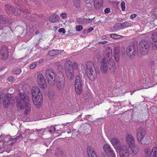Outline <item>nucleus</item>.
<instances>
[{
  "label": "nucleus",
  "instance_id": "obj_19",
  "mask_svg": "<svg viewBox=\"0 0 157 157\" xmlns=\"http://www.w3.org/2000/svg\"><path fill=\"white\" fill-rule=\"evenodd\" d=\"M111 143L116 149L119 148L120 146L119 140L117 138H113L111 140Z\"/></svg>",
  "mask_w": 157,
  "mask_h": 157
},
{
  "label": "nucleus",
  "instance_id": "obj_32",
  "mask_svg": "<svg viewBox=\"0 0 157 157\" xmlns=\"http://www.w3.org/2000/svg\"><path fill=\"white\" fill-rule=\"evenodd\" d=\"M56 128L54 126H51L50 127V133H52L53 134V136H57L56 135H55L56 134V132H56Z\"/></svg>",
  "mask_w": 157,
  "mask_h": 157
},
{
  "label": "nucleus",
  "instance_id": "obj_9",
  "mask_svg": "<svg viewBox=\"0 0 157 157\" xmlns=\"http://www.w3.org/2000/svg\"><path fill=\"white\" fill-rule=\"evenodd\" d=\"M10 94L6 95L3 101V105L4 107H7L10 104H13L15 100L10 97Z\"/></svg>",
  "mask_w": 157,
  "mask_h": 157
},
{
  "label": "nucleus",
  "instance_id": "obj_57",
  "mask_svg": "<svg viewBox=\"0 0 157 157\" xmlns=\"http://www.w3.org/2000/svg\"><path fill=\"white\" fill-rule=\"evenodd\" d=\"M91 117V116L90 115H86L84 117V119L85 120H88Z\"/></svg>",
  "mask_w": 157,
  "mask_h": 157
},
{
  "label": "nucleus",
  "instance_id": "obj_46",
  "mask_svg": "<svg viewBox=\"0 0 157 157\" xmlns=\"http://www.w3.org/2000/svg\"><path fill=\"white\" fill-rule=\"evenodd\" d=\"M82 26L81 25H78L76 26V30L78 31H80L82 29Z\"/></svg>",
  "mask_w": 157,
  "mask_h": 157
},
{
  "label": "nucleus",
  "instance_id": "obj_38",
  "mask_svg": "<svg viewBox=\"0 0 157 157\" xmlns=\"http://www.w3.org/2000/svg\"><path fill=\"white\" fill-rule=\"evenodd\" d=\"M110 146L108 144H106L103 146V149L105 152H107L108 150L110 149Z\"/></svg>",
  "mask_w": 157,
  "mask_h": 157
},
{
  "label": "nucleus",
  "instance_id": "obj_30",
  "mask_svg": "<svg viewBox=\"0 0 157 157\" xmlns=\"http://www.w3.org/2000/svg\"><path fill=\"white\" fill-rule=\"evenodd\" d=\"M120 48L118 46H115L114 47L113 50V54H120Z\"/></svg>",
  "mask_w": 157,
  "mask_h": 157
},
{
  "label": "nucleus",
  "instance_id": "obj_47",
  "mask_svg": "<svg viewBox=\"0 0 157 157\" xmlns=\"http://www.w3.org/2000/svg\"><path fill=\"white\" fill-rule=\"evenodd\" d=\"M60 16L63 19H65L67 17V15L66 13H61L60 15Z\"/></svg>",
  "mask_w": 157,
  "mask_h": 157
},
{
  "label": "nucleus",
  "instance_id": "obj_55",
  "mask_svg": "<svg viewBox=\"0 0 157 157\" xmlns=\"http://www.w3.org/2000/svg\"><path fill=\"white\" fill-rule=\"evenodd\" d=\"M84 2L86 4L91 3L93 2V0H84Z\"/></svg>",
  "mask_w": 157,
  "mask_h": 157
},
{
  "label": "nucleus",
  "instance_id": "obj_62",
  "mask_svg": "<svg viewBox=\"0 0 157 157\" xmlns=\"http://www.w3.org/2000/svg\"><path fill=\"white\" fill-rule=\"evenodd\" d=\"M93 29H94L92 27L88 29L87 30V31L88 32H91L93 30Z\"/></svg>",
  "mask_w": 157,
  "mask_h": 157
},
{
  "label": "nucleus",
  "instance_id": "obj_58",
  "mask_svg": "<svg viewBox=\"0 0 157 157\" xmlns=\"http://www.w3.org/2000/svg\"><path fill=\"white\" fill-rule=\"evenodd\" d=\"M108 42L107 41H99L98 44H104L107 43Z\"/></svg>",
  "mask_w": 157,
  "mask_h": 157
},
{
  "label": "nucleus",
  "instance_id": "obj_33",
  "mask_svg": "<svg viewBox=\"0 0 157 157\" xmlns=\"http://www.w3.org/2000/svg\"><path fill=\"white\" fill-rule=\"evenodd\" d=\"M58 52L57 50H52L50 51V56H53L56 55L58 53Z\"/></svg>",
  "mask_w": 157,
  "mask_h": 157
},
{
  "label": "nucleus",
  "instance_id": "obj_39",
  "mask_svg": "<svg viewBox=\"0 0 157 157\" xmlns=\"http://www.w3.org/2000/svg\"><path fill=\"white\" fill-rule=\"evenodd\" d=\"M114 27L115 29H122V25L121 23H118L115 24L114 26Z\"/></svg>",
  "mask_w": 157,
  "mask_h": 157
},
{
  "label": "nucleus",
  "instance_id": "obj_56",
  "mask_svg": "<svg viewBox=\"0 0 157 157\" xmlns=\"http://www.w3.org/2000/svg\"><path fill=\"white\" fill-rule=\"evenodd\" d=\"M14 80V78L12 76L9 77L8 78V80L10 82H12Z\"/></svg>",
  "mask_w": 157,
  "mask_h": 157
},
{
  "label": "nucleus",
  "instance_id": "obj_12",
  "mask_svg": "<svg viewBox=\"0 0 157 157\" xmlns=\"http://www.w3.org/2000/svg\"><path fill=\"white\" fill-rule=\"evenodd\" d=\"M8 57V51L7 47L4 46L0 50V59H6Z\"/></svg>",
  "mask_w": 157,
  "mask_h": 157
},
{
  "label": "nucleus",
  "instance_id": "obj_5",
  "mask_svg": "<svg viewBox=\"0 0 157 157\" xmlns=\"http://www.w3.org/2000/svg\"><path fill=\"white\" fill-rule=\"evenodd\" d=\"M82 75H77L75 77V89L76 93L78 94H81L82 91Z\"/></svg>",
  "mask_w": 157,
  "mask_h": 157
},
{
  "label": "nucleus",
  "instance_id": "obj_18",
  "mask_svg": "<svg viewBox=\"0 0 157 157\" xmlns=\"http://www.w3.org/2000/svg\"><path fill=\"white\" fill-rule=\"evenodd\" d=\"M126 140L127 143L129 146L134 144L135 143V139L131 134H128L126 136Z\"/></svg>",
  "mask_w": 157,
  "mask_h": 157
},
{
  "label": "nucleus",
  "instance_id": "obj_37",
  "mask_svg": "<svg viewBox=\"0 0 157 157\" xmlns=\"http://www.w3.org/2000/svg\"><path fill=\"white\" fill-rule=\"evenodd\" d=\"M110 36L113 39H117L119 38H120V37L121 36L117 35L115 34H111L110 35Z\"/></svg>",
  "mask_w": 157,
  "mask_h": 157
},
{
  "label": "nucleus",
  "instance_id": "obj_15",
  "mask_svg": "<svg viewBox=\"0 0 157 157\" xmlns=\"http://www.w3.org/2000/svg\"><path fill=\"white\" fill-rule=\"evenodd\" d=\"M120 155L121 157H128V153L125 145H123L120 148Z\"/></svg>",
  "mask_w": 157,
  "mask_h": 157
},
{
  "label": "nucleus",
  "instance_id": "obj_25",
  "mask_svg": "<svg viewBox=\"0 0 157 157\" xmlns=\"http://www.w3.org/2000/svg\"><path fill=\"white\" fill-rule=\"evenodd\" d=\"M149 157H157V148L154 147L151 150Z\"/></svg>",
  "mask_w": 157,
  "mask_h": 157
},
{
  "label": "nucleus",
  "instance_id": "obj_64",
  "mask_svg": "<svg viewBox=\"0 0 157 157\" xmlns=\"http://www.w3.org/2000/svg\"><path fill=\"white\" fill-rule=\"evenodd\" d=\"M29 131H30V130L29 129H27L25 130V133L26 134H30V133L29 132Z\"/></svg>",
  "mask_w": 157,
  "mask_h": 157
},
{
  "label": "nucleus",
  "instance_id": "obj_54",
  "mask_svg": "<svg viewBox=\"0 0 157 157\" xmlns=\"http://www.w3.org/2000/svg\"><path fill=\"white\" fill-rule=\"evenodd\" d=\"M110 12V9L109 8H106L104 10V12L105 13H108Z\"/></svg>",
  "mask_w": 157,
  "mask_h": 157
},
{
  "label": "nucleus",
  "instance_id": "obj_20",
  "mask_svg": "<svg viewBox=\"0 0 157 157\" xmlns=\"http://www.w3.org/2000/svg\"><path fill=\"white\" fill-rule=\"evenodd\" d=\"M129 148L131 150L130 152L132 155H136L139 151V149L138 147L135 145L134 144L129 146Z\"/></svg>",
  "mask_w": 157,
  "mask_h": 157
},
{
  "label": "nucleus",
  "instance_id": "obj_45",
  "mask_svg": "<svg viewBox=\"0 0 157 157\" xmlns=\"http://www.w3.org/2000/svg\"><path fill=\"white\" fill-rule=\"evenodd\" d=\"M152 44L153 48L155 50H157V42H154Z\"/></svg>",
  "mask_w": 157,
  "mask_h": 157
},
{
  "label": "nucleus",
  "instance_id": "obj_35",
  "mask_svg": "<svg viewBox=\"0 0 157 157\" xmlns=\"http://www.w3.org/2000/svg\"><path fill=\"white\" fill-rule=\"evenodd\" d=\"M13 74L18 75L21 73V71L20 68H15L13 70Z\"/></svg>",
  "mask_w": 157,
  "mask_h": 157
},
{
  "label": "nucleus",
  "instance_id": "obj_7",
  "mask_svg": "<svg viewBox=\"0 0 157 157\" xmlns=\"http://www.w3.org/2000/svg\"><path fill=\"white\" fill-rule=\"evenodd\" d=\"M5 9L6 13L9 15H11L14 13L16 15H19L21 13V11L19 9H17V11L14 12V8L8 4L6 5Z\"/></svg>",
  "mask_w": 157,
  "mask_h": 157
},
{
  "label": "nucleus",
  "instance_id": "obj_50",
  "mask_svg": "<svg viewBox=\"0 0 157 157\" xmlns=\"http://www.w3.org/2000/svg\"><path fill=\"white\" fill-rule=\"evenodd\" d=\"M58 31L59 33H64L66 32L65 29L63 28H61L59 29Z\"/></svg>",
  "mask_w": 157,
  "mask_h": 157
},
{
  "label": "nucleus",
  "instance_id": "obj_40",
  "mask_svg": "<svg viewBox=\"0 0 157 157\" xmlns=\"http://www.w3.org/2000/svg\"><path fill=\"white\" fill-rule=\"evenodd\" d=\"M4 141L5 142H7L9 140H11V138L10 135H7L6 136L4 139Z\"/></svg>",
  "mask_w": 157,
  "mask_h": 157
},
{
  "label": "nucleus",
  "instance_id": "obj_1",
  "mask_svg": "<svg viewBox=\"0 0 157 157\" xmlns=\"http://www.w3.org/2000/svg\"><path fill=\"white\" fill-rule=\"evenodd\" d=\"M19 96L20 99L17 105V108L21 110L25 109V114L29 113L30 111L31 106L28 96L25 92H22L19 93Z\"/></svg>",
  "mask_w": 157,
  "mask_h": 157
},
{
  "label": "nucleus",
  "instance_id": "obj_41",
  "mask_svg": "<svg viewBox=\"0 0 157 157\" xmlns=\"http://www.w3.org/2000/svg\"><path fill=\"white\" fill-rule=\"evenodd\" d=\"M114 57L116 62H118L120 59V54H113Z\"/></svg>",
  "mask_w": 157,
  "mask_h": 157
},
{
  "label": "nucleus",
  "instance_id": "obj_63",
  "mask_svg": "<svg viewBox=\"0 0 157 157\" xmlns=\"http://www.w3.org/2000/svg\"><path fill=\"white\" fill-rule=\"evenodd\" d=\"M45 130V129L44 128H41L40 129H36V131L37 132H40L41 131L44 132Z\"/></svg>",
  "mask_w": 157,
  "mask_h": 157
},
{
  "label": "nucleus",
  "instance_id": "obj_2",
  "mask_svg": "<svg viewBox=\"0 0 157 157\" xmlns=\"http://www.w3.org/2000/svg\"><path fill=\"white\" fill-rule=\"evenodd\" d=\"M82 70L83 73H87L89 78L92 81L97 78V74L99 73L98 68L95 67L93 63L91 62L86 63V69L84 66H82Z\"/></svg>",
  "mask_w": 157,
  "mask_h": 157
},
{
  "label": "nucleus",
  "instance_id": "obj_28",
  "mask_svg": "<svg viewBox=\"0 0 157 157\" xmlns=\"http://www.w3.org/2000/svg\"><path fill=\"white\" fill-rule=\"evenodd\" d=\"M131 21H127L122 23H121L122 28L124 29L130 26L131 25Z\"/></svg>",
  "mask_w": 157,
  "mask_h": 157
},
{
  "label": "nucleus",
  "instance_id": "obj_43",
  "mask_svg": "<svg viewBox=\"0 0 157 157\" xmlns=\"http://www.w3.org/2000/svg\"><path fill=\"white\" fill-rule=\"evenodd\" d=\"M121 8L122 11H124L125 9V3L124 2H122L121 3Z\"/></svg>",
  "mask_w": 157,
  "mask_h": 157
},
{
  "label": "nucleus",
  "instance_id": "obj_29",
  "mask_svg": "<svg viewBox=\"0 0 157 157\" xmlns=\"http://www.w3.org/2000/svg\"><path fill=\"white\" fill-rule=\"evenodd\" d=\"M113 106L115 109L114 111L117 110L121 106L120 102L119 101L114 102Z\"/></svg>",
  "mask_w": 157,
  "mask_h": 157
},
{
  "label": "nucleus",
  "instance_id": "obj_27",
  "mask_svg": "<svg viewBox=\"0 0 157 157\" xmlns=\"http://www.w3.org/2000/svg\"><path fill=\"white\" fill-rule=\"evenodd\" d=\"M94 18L95 17H94V18L91 19H90V18H89L88 19L86 18L82 19L81 20L82 21L80 23L83 24H85L90 23L91 22V20L94 19Z\"/></svg>",
  "mask_w": 157,
  "mask_h": 157
},
{
  "label": "nucleus",
  "instance_id": "obj_34",
  "mask_svg": "<svg viewBox=\"0 0 157 157\" xmlns=\"http://www.w3.org/2000/svg\"><path fill=\"white\" fill-rule=\"evenodd\" d=\"M151 38L154 42H157V33L155 32L152 33Z\"/></svg>",
  "mask_w": 157,
  "mask_h": 157
},
{
  "label": "nucleus",
  "instance_id": "obj_10",
  "mask_svg": "<svg viewBox=\"0 0 157 157\" xmlns=\"http://www.w3.org/2000/svg\"><path fill=\"white\" fill-rule=\"evenodd\" d=\"M107 55L101 60L100 70L102 73H105L107 72L108 65L107 62Z\"/></svg>",
  "mask_w": 157,
  "mask_h": 157
},
{
  "label": "nucleus",
  "instance_id": "obj_16",
  "mask_svg": "<svg viewBox=\"0 0 157 157\" xmlns=\"http://www.w3.org/2000/svg\"><path fill=\"white\" fill-rule=\"evenodd\" d=\"M11 20L7 16L0 15V22L1 24L10 25L12 22Z\"/></svg>",
  "mask_w": 157,
  "mask_h": 157
},
{
  "label": "nucleus",
  "instance_id": "obj_14",
  "mask_svg": "<svg viewBox=\"0 0 157 157\" xmlns=\"http://www.w3.org/2000/svg\"><path fill=\"white\" fill-rule=\"evenodd\" d=\"M136 136L138 141L141 142L145 134V131L142 128H138L136 130Z\"/></svg>",
  "mask_w": 157,
  "mask_h": 157
},
{
  "label": "nucleus",
  "instance_id": "obj_23",
  "mask_svg": "<svg viewBox=\"0 0 157 157\" xmlns=\"http://www.w3.org/2000/svg\"><path fill=\"white\" fill-rule=\"evenodd\" d=\"M65 81L64 78L61 81H59L56 83L57 88L59 90H62L64 87Z\"/></svg>",
  "mask_w": 157,
  "mask_h": 157
},
{
  "label": "nucleus",
  "instance_id": "obj_51",
  "mask_svg": "<svg viewBox=\"0 0 157 157\" xmlns=\"http://www.w3.org/2000/svg\"><path fill=\"white\" fill-rule=\"evenodd\" d=\"M23 13L24 14H26L27 16H25V17H30V16H31V14H30V13L28 12V11H25L24 12H23Z\"/></svg>",
  "mask_w": 157,
  "mask_h": 157
},
{
  "label": "nucleus",
  "instance_id": "obj_59",
  "mask_svg": "<svg viewBox=\"0 0 157 157\" xmlns=\"http://www.w3.org/2000/svg\"><path fill=\"white\" fill-rule=\"evenodd\" d=\"M144 151L146 154H148L150 151V150L149 149H146L144 150Z\"/></svg>",
  "mask_w": 157,
  "mask_h": 157
},
{
  "label": "nucleus",
  "instance_id": "obj_31",
  "mask_svg": "<svg viewBox=\"0 0 157 157\" xmlns=\"http://www.w3.org/2000/svg\"><path fill=\"white\" fill-rule=\"evenodd\" d=\"M151 68L152 69L151 70L153 74L157 75V65H153L151 66Z\"/></svg>",
  "mask_w": 157,
  "mask_h": 157
},
{
  "label": "nucleus",
  "instance_id": "obj_6",
  "mask_svg": "<svg viewBox=\"0 0 157 157\" xmlns=\"http://www.w3.org/2000/svg\"><path fill=\"white\" fill-rule=\"evenodd\" d=\"M139 45L140 46L141 55H147L149 49V45L147 40H141L139 43Z\"/></svg>",
  "mask_w": 157,
  "mask_h": 157
},
{
  "label": "nucleus",
  "instance_id": "obj_24",
  "mask_svg": "<svg viewBox=\"0 0 157 157\" xmlns=\"http://www.w3.org/2000/svg\"><path fill=\"white\" fill-rule=\"evenodd\" d=\"M94 8L96 9L99 8L102 3V0H93Z\"/></svg>",
  "mask_w": 157,
  "mask_h": 157
},
{
  "label": "nucleus",
  "instance_id": "obj_60",
  "mask_svg": "<svg viewBox=\"0 0 157 157\" xmlns=\"http://www.w3.org/2000/svg\"><path fill=\"white\" fill-rule=\"evenodd\" d=\"M136 15L135 14H132L131 15L130 17L132 19H133L136 17Z\"/></svg>",
  "mask_w": 157,
  "mask_h": 157
},
{
  "label": "nucleus",
  "instance_id": "obj_48",
  "mask_svg": "<svg viewBox=\"0 0 157 157\" xmlns=\"http://www.w3.org/2000/svg\"><path fill=\"white\" fill-rule=\"evenodd\" d=\"M5 94L2 92H0V103H1L3 97L5 96Z\"/></svg>",
  "mask_w": 157,
  "mask_h": 157
},
{
  "label": "nucleus",
  "instance_id": "obj_11",
  "mask_svg": "<svg viewBox=\"0 0 157 157\" xmlns=\"http://www.w3.org/2000/svg\"><path fill=\"white\" fill-rule=\"evenodd\" d=\"M37 81L39 85L41 88L44 89L47 87V83L45 80L42 74H40L38 75Z\"/></svg>",
  "mask_w": 157,
  "mask_h": 157
},
{
  "label": "nucleus",
  "instance_id": "obj_17",
  "mask_svg": "<svg viewBox=\"0 0 157 157\" xmlns=\"http://www.w3.org/2000/svg\"><path fill=\"white\" fill-rule=\"evenodd\" d=\"M33 97L35 96H39V95H42L39 87L34 86L33 87L32 90Z\"/></svg>",
  "mask_w": 157,
  "mask_h": 157
},
{
  "label": "nucleus",
  "instance_id": "obj_53",
  "mask_svg": "<svg viewBox=\"0 0 157 157\" xmlns=\"http://www.w3.org/2000/svg\"><path fill=\"white\" fill-rule=\"evenodd\" d=\"M73 66L74 68L77 69L78 67V64L77 63L75 62H74L73 63V64H72V67Z\"/></svg>",
  "mask_w": 157,
  "mask_h": 157
},
{
  "label": "nucleus",
  "instance_id": "obj_3",
  "mask_svg": "<svg viewBox=\"0 0 157 157\" xmlns=\"http://www.w3.org/2000/svg\"><path fill=\"white\" fill-rule=\"evenodd\" d=\"M107 52V62L108 65V67L113 72H115L116 67L115 66V63L112 59L113 54L112 49L108 47L106 48Z\"/></svg>",
  "mask_w": 157,
  "mask_h": 157
},
{
  "label": "nucleus",
  "instance_id": "obj_13",
  "mask_svg": "<svg viewBox=\"0 0 157 157\" xmlns=\"http://www.w3.org/2000/svg\"><path fill=\"white\" fill-rule=\"evenodd\" d=\"M33 103L37 107H38L41 105L43 102L42 95H39V96H35L33 97Z\"/></svg>",
  "mask_w": 157,
  "mask_h": 157
},
{
  "label": "nucleus",
  "instance_id": "obj_36",
  "mask_svg": "<svg viewBox=\"0 0 157 157\" xmlns=\"http://www.w3.org/2000/svg\"><path fill=\"white\" fill-rule=\"evenodd\" d=\"M74 5L76 8H78L80 7V3L79 0H74Z\"/></svg>",
  "mask_w": 157,
  "mask_h": 157
},
{
  "label": "nucleus",
  "instance_id": "obj_21",
  "mask_svg": "<svg viewBox=\"0 0 157 157\" xmlns=\"http://www.w3.org/2000/svg\"><path fill=\"white\" fill-rule=\"evenodd\" d=\"M52 75L50 74V86H53L55 84V75L54 72L53 70H50Z\"/></svg>",
  "mask_w": 157,
  "mask_h": 157
},
{
  "label": "nucleus",
  "instance_id": "obj_8",
  "mask_svg": "<svg viewBox=\"0 0 157 157\" xmlns=\"http://www.w3.org/2000/svg\"><path fill=\"white\" fill-rule=\"evenodd\" d=\"M137 48V46L136 45L128 46L126 49L128 56L131 58H133L135 56Z\"/></svg>",
  "mask_w": 157,
  "mask_h": 157
},
{
  "label": "nucleus",
  "instance_id": "obj_4",
  "mask_svg": "<svg viewBox=\"0 0 157 157\" xmlns=\"http://www.w3.org/2000/svg\"><path fill=\"white\" fill-rule=\"evenodd\" d=\"M65 67L66 74L67 78L70 80H72L74 77L72 62L70 61H67L65 63Z\"/></svg>",
  "mask_w": 157,
  "mask_h": 157
},
{
  "label": "nucleus",
  "instance_id": "obj_26",
  "mask_svg": "<svg viewBox=\"0 0 157 157\" xmlns=\"http://www.w3.org/2000/svg\"><path fill=\"white\" fill-rule=\"evenodd\" d=\"M58 16L56 14H53L50 17V21L52 22L56 21L58 20Z\"/></svg>",
  "mask_w": 157,
  "mask_h": 157
},
{
  "label": "nucleus",
  "instance_id": "obj_42",
  "mask_svg": "<svg viewBox=\"0 0 157 157\" xmlns=\"http://www.w3.org/2000/svg\"><path fill=\"white\" fill-rule=\"evenodd\" d=\"M109 157H115V155L113 152V150L109 152V154L107 155Z\"/></svg>",
  "mask_w": 157,
  "mask_h": 157
},
{
  "label": "nucleus",
  "instance_id": "obj_52",
  "mask_svg": "<svg viewBox=\"0 0 157 157\" xmlns=\"http://www.w3.org/2000/svg\"><path fill=\"white\" fill-rule=\"evenodd\" d=\"M50 113H52V114H51V115H50V117H54L55 115V112L54 110H52L50 112Z\"/></svg>",
  "mask_w": 157,
  "mask_h": 157
},
{
  "label": "nucleus",
  "instance_id": "obj_44",
  "mask_svg": "<svg viewBox=\"0 0 157 157\" xmlns=\"http://www.w3.org/2000/svg\"><path fill=\"white\" fill-rule=\"evenodd\" d=\"M36 62H33L30 66V68L31 69H34L36 66Z\"/></svg>",
  "mask_w": 157,
  "mask_h": 157
},
{
  "label": "nucleus",
  "instance_id": "obj_61",
  "mask_svg": "<svg viewBox=\"0 0 157 157\" xmlns=\"http://www.w3.org/2000/svg\"><path fill=\"white\" fill-rule=\"evenodd\" d=\"M46 75L47 77V78L49 76V70H47L46 71Z\"/></svg>",
  "mask_w": 157,
  "mask_h": 157
},
{
  "label": "nucleus",
  "instance_id": "obj_49",
  "mask_svg": "<svg viewBox=\"0 0 157 157\" xmlns=\"http://www.w3.org/2000/svg\"><path fill=\"white\" fill-rule=\"evenodd\" d=\"M55 96L54 93H50V99H53L55 98Z\"/></svg>",
  "mask_w": 157,
  "mask_h": 157
},
{
  "label": "nucleus",
  "instance_id": "obj_22",
  "mask_svg": "<svg viewBox=\"0 0 157 157\" xmlns=\"http://www.w3.org/2000/svg\"><path fill=\"white\" fill-rule=\"evenodd\" d=\"M87 151L88 157H97L96 152L91 147H88Z\"/></svg>",
  "mask_w": 157,
  "mask_h": 157
}]
</instances>
